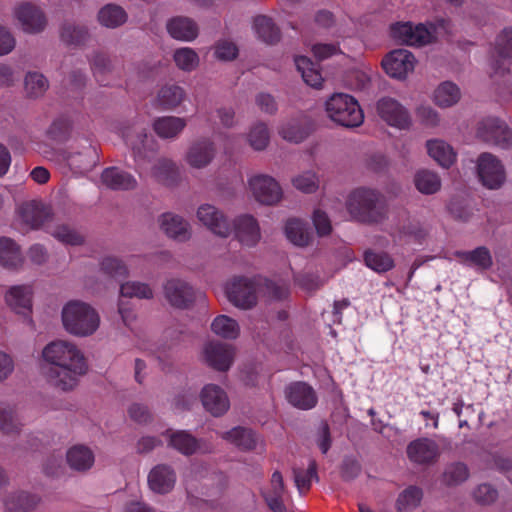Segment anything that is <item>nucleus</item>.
<instances>
[{"instance_id": "obj_1", "label": "nucleus", "mask_w": 512, "mask_h": 512, "mask_svg": "<svg viewBox=\"0 0 512 512\" xmlns=\"http://www.w3.org/2000/svg\"><path fill=\"white\" fill-rule=\"evenodd\" d=\"M42 355L44 360L51 364L47 372L49 381L61 390L73 389L78 376L87 371L83 354L70 342L53 341L43 349Z\"/></svg>"}, {"instance_id": "obj_2", "label": "nucleus", "mask_w": 512, "mask_h": 512, "mask_svg": "<svg viewBox=\"0 0 512 512\" xmlns=\"http://www.w3.org/2000/svg\"><path fill=\"white\" fill-rule=\"evenodd\" d=\"M62 322L64 328L70 334L89 336L98 329L100 318L89 304L73 300L63 307Z\"/></svg>"}, {"instance_id": "obj_3", "label": "nucleus", "mask_w": 512, "mask_h": 512, "mask_svg": "<svg viewBox=\"0 0 512 512\" xmlns=\"http://www.w3.org/2000/svg\"><path fill=\"white\" fill-rule=\"evenodd\" d=\"M380 194L375 190L358 188L348 197L347 210L351 217L362 223H378L384 219V212L378 206Z\"/></svg>"}, {"instance_id": "obj_4", "label": "nucleus", "mask_w": 512, "mask_h": 512, "mask_svg": "<svg viewBox=\"0 0 512 512\" xmlns=\"http://www.w3.org/2000/svg\"><path fill=\"white\" fill-rule=\"evenodd\" d=\"M326 111L331 120L348 128L358 127L364 120L363 111L357 100L345 93L332 95L326 102Z\"/></svg>"}, {"instance_id": "obj_5", "label": "nucleus", "mask_w": 512, "mask_h": 512, "mask_svg": "<svg viewBox=\"0 0 512 512\" xmlns=\"http://www.w3.org/2000/svg\"><path fill=\"white\" fill-rule=\"evenodd\" d=\"M476 136L481 141L502 149L512 146V131L507 124L496 117H487L478 123Z\"/></svg>"}, {"instance_id": "obj_6", "label": "nucleus", "mask_w": 512, "mask_h": 512, "mask_svg": "<svg viewBox=\"0 0 512 512\" xmlns=\"http://www.w3.org/2000/svg\"><path fill=\"white\" fill-rule=\"evenodd\" d=\"M477 173L482 184L489 189L499 188L505 181V170L501 161L491 153L484 152L477 159Z\"/></svg>"}, {"instance_id": "obj_7", "label": "nucleus", "mask_w": 512, "mask_h": 512, "mask_svg": "<svg viewBox=\"0 0 512 512\" xmlns=\"http://www.w3.org/2000/svg\"><path fill=\"white\" fill-rule=\"evenodd\" d=\"M228 300L241 309H250L257 303L256 284L252 279L236 277L226 286Z\"/></svg>"}, {"instance_id": "obj_8", "label": "nucleus", "mask_w": 512, "mask_h": 512, "mask_svg": "<svg viewBox=\"0 0 512 512\" xmlns=\"http://www.w3.org/2000/svg\"><path fill=\"white\" fill-rule=\"evenodd\" d=\"M249 186L255 199L265 205H274L282 197L278 182L268 175H256L249 180Z\"/></svg>"}, {"instance_id": "obj_9", "label": "nucleus", "mask_w": 512, "mask_h": 512, "mask_svg": "<svg viewBox=\"0 0 512 512\" xmlns=\"http://www.w3.org/2000/svg\"><path fill=\"white\" fill-rule=\"evenodd\" d=\"M164 295L169 304L175 308L187 309L196 300L194 288L181 279H170L164 285Z\"/></svg>"}, {"instance_id": "obj_10", "label": "nucleus", "mask_w": 512, "mask_h": 512, "mask_svg": "<svg viewBox=\"0 0 512 512\" xmlns=\"http://www.w3.org/2000/svg\"><path fill=\"white\" fill-rule=\"evenodd\" d=\"M406 454L408 459L415 464L430 465L438 460L440 448L433 439L421 437L407 445Z\"/></svg>"}, {"instance_id": "obj_11", "label": "nucleus", "mask_w": 512, "mask_h": 512, "mask_svg": "<svg viewBox=\"0 0 512 512\" xmlns=\"http://www.w3.org/2000/svg\"><path fill=\"white\" fill-rule=\"evenodd\" d=\"M415 62V57L410 51L397 49L384 57L382 66L389 76L403 79L414 70Z\"/></svg>"}, {"instance_id": "obj_12", "label": "nucleus", "mask_w": 512, "mask_h": 512, "mask_svg": "<svg viewBox=\"0 0 512 512\" xmlns=\"http://www.w3.org/2000/svg\"><path fill=\"white\" fill-rule=\"evenodd\" d=\"M390 34L394 40L410 46H423L431 36L423 24L413 25L410 22L391 25Z\"/></svg>"}, {"instance_id": "obj_13", "label": "nucleus", "mask_w": 512, "mask_h": 512, "mask_svg": "<svg viewBox=\"0 0 512 512\" xmlns=\"http://www.w3.org/2000/svg\"><path fill=\"white\" fill-rule=\"evenodd\" d=\"M15 17L22 26V29L31 34L40 33L47 25L44 12L38 6L25 2L18 5L14 11Z\"/></svg>"}, {"instance_id": "obj_14", "label": "nucleus", "mask_w": 512, "mask_h": 512, "mask_svg": "<svg viewBox=\"0 0 512 512\" xmlns=\"http://www.w3.org/2000/svg\"><path fill=\"white\" fill-rule=\"evenodd\" d=\"M377 113L390 126L405 129L410 125V117L407 110L393 98H381L377 102Z\"/></svg>"}, {"instance_id": "obj_15", "label": "nucleus", "mask_w": 512, "mask_h": 512, "mask_svg": "<svg viewBox=\"0 0 512 512\" xmlns=\"http://www.w3.org/2000/svg\"><path fill=\"white\" fill-rule=\"evenodd\" d=\"M197 218L216 235L228 237L232 233L231 223L224 214L213 205H201L197 210Z\"/></svg>"}, {"instance_id": "obj_16", "label": "nucleus", "mask_w": 512, "mask_h": 512, "mask_svg": "<svg viewBox=\"0 0 512 512\" xmlns=\"http://www.w3.org/2000/svg\"><path fill=\"white\" fill-rule=\"evenodd\" d=\"M204 357L210 367L224 372L233 363L234 350L231 345L219 341H211L204 348Z\"/></svg>"}, {"instance_id": "obj_17", "label": "nucleus", "mask_w": 512, "mask_h": 512, "mask_svg": "<svg viewBox=\"0 0 512 512\" xmlns=\"http://www.w3.org/2000/svg\"><path fill=\"white\" fill-rule=\"evenodd\" d=\"M62 157L74 174L89 172L98 161L96 147L92 144L84 146L80 151L64 152Z\"/></svg>"}, {"instance_id": "obj_18", "label": "nucleus", "mask_w": 512, "mask_h": 512, "mask_svg": "<svg viewBox=\"0 0 512 512\" xmlns=\"http://www.w3.org/2000/svg\"><path fill=\"white\" fill-rule=\"evenodd\" d=\"M136 132V136L129 131L124 132V139L127 144L131 145L137 162L141 160L150 161L156 151L157 143L153 136L147 133L145 128L136 129Z\"/></svg>"}, {"instance_id": "obj_19", "label": "nucleus", "mask_w": 512, "mask_h": 512, "mask_svg": "<svg viewBox=\"0 0 512 512\" xmlns=\"http://www.w3.org/2000/svg\"><path fill=\"white\" fill-rule=\"evenodd\" d=\"M200 397L204 408L215 417L222 416L230 407L227 394L215 384L206 385L202 389Z\"/></svg>"}, {"instance_id": "obj_20", "label": "nucleus", "mask_w": 512, "mask_h": 512, "mask_svg": "<svg viewBox=\"0 0 512 512\" xmlns=\"http://www.w3.org/2000/svg\"><path fill=\"white\" fill-rule=\"evenodd\" d=\"M232 227L235 237L246 246H255L260 240V228L257 220L251 215L237 217Z\"/></svg>"}, {"instance_id": "obj_21", "label": "nucleus", "mask_w": 512, "mask_h": 512, "mask_svg": "<svg viewBox=\"0 0 512 512\" xmlns=\"http://www.w3.org/2000/svg\"><path fill=\"white\" fill-rule=\"evenodd\" d=\"M288 402L302 410H309L317 404V395L314 389L305 382H294L285 390Z\"/></svg>"}, {"instance_id": "obj_22", "label": "nucleus", "mask_w": 512, "mask_h": 512, "mask_svg": "<svg viewBox=\"0 0 512 512\" xmlns=\"http://www.w3.org/2000/svg\"><path fill=\"white\" fill-rule=\"evenodd\" d=\"M19 216L25 225L38 229L50 220L51 210L40 202L30 201L19 207Z\"/></svg>"}, {"instance_id": "obj_23", "label": "nucleus", "mask_w": 512, "mask_h": 512, "mask_svg": "<svg viewBox=\"0 0 512 512\" xmlns=\"http://www.w3.org/2000/svg\"><path fill=\"white\" fill-rule=\"evenodd\" d=\"M175 482V471L166 464L156 465L148 474V485L153 492L158 494L170 492Z\"/></svg>"}, {"instance_id": "obj_24", "label": "nucleus", "mask_w": 512, "mask_h": 512, "mask_svg": "<svg viewBox=\"0 0 512 512\" xmlns=\"http://www.w3.org/2000/svg\"><path fill=\"white\" fill-rule=\"evenodd\" d=\"M159 224L169 238L179 242H184L191 236L189 224L182 217L171 212L163 213L159 218Z\"/></svg>"}, {"instance_id": "obj_25", "label": "nucleus", "mask_w": 512, "mask_h": 512, "mask_svg": "<svg viewBox=\"0 0 512 512\" xmlns=\"http://www.w3.org/2000/svg\"><path fill=\"white\" fill-rule=\"evenodd\" d=\"M284 491L282 474L279 471H275L271 476L269 486L262 490V496L267 506L273 512L285 511V505L283 503Z\"/></svg>"}, {"instance_id": "obj_26", "label": "nucleus", "mask_w": 512, "mask_h": 512, "mask_svg": "<svg viewBox=\"0 0 512 512\" xmlns=\"http://www.w3.org/2000/svg\"><path fill=\"white\" fill-rule=\"evenodd\" d=\"M7 304L17 313L29 316L32 311V290L30 286L12 287L6 294Z\"/></svg>"}, {"instance_id": "obj_27", "label": "nucleus", "mask_w": 512, "mask_h": 512, "mask_svg": "<svg viewBox=\"0 0 512 512\" xmlns=\"http://www.w3.org/2000/svg\"><path fill=\"white\" fill-rule=\"evenodd\" d=\"M101 180L112 190H132L137 186L133 175L117 167L106 168L101 174Z\"/></svg>"}, {"instance_id": "obj_28", "label": "nucleus", "mask_w": 512, "mask_h": 512, "mask_svg": "<svg viewBox=\"0 0 512 512\" xmlns=\"http://www.w3.org/2000/svg\"><path fill=\"white\" fill-rule=\"evenodd\" d=\"M214 154L213 142L207 139L200 140L190 147L187 153V162L194 168H203L212 161Z\"/></svg>"}, {"instance_id": "obj_29", "label": "nucleus", "mask_w": 512, "mask_h": 512, "mask_svg": "<svg viewBox=\"0 0 512 512\" xmlns=\"http://www.w3.org/2000/svg\"><path fill=\"white\" fill-rule=\"evenodd\" d=\"M168 33L177 40L192 41L198 35L197 24L188 17L177 16L167 23Z\"/></svg>"}, {"instance_id": "obj_30", "label": "nucleus", "mask_w": 512, "mask_h": 512, "mask_svg": "<svg viewBox=\"0 0 512 512\" xmlns=\"http://www.w3.org/2000/svg\"><path fill=\"white\" fill-rule=\"evenodd\" d=\"M67 463L71 469L85 472L89 470L95 461L92 450L85 445H74L66 454Z\"/></svg>"}, {"instance_id": "obj_31", "label": "nucleus", "mask_w": 512, "mask_h": 512, "mask_svg": "<svg viewBox=\"0 0 512 512\" xmlns=\"http://www.w3.org/2000/svg\"><path fill=\"white\" fill-rule=\"evenodd\" d=\"M221 437L242 451L253 450L257 445L256 434L251 429L241 426L222 433Z\"/></svg>"}, {"instance_id": "obj_32", "label": "nucleus", "mask_w": 512, "mask_h": 512, "mask_svg": "<svg viewBox=\"0 0 512 512\" xmlns=\"http://www.w3.org/2000/svg\"><path fill=\"white\" fill-rule=\"evenodd\" d=\"M185 127V119L175 116L159 117L153 122L155 133L162 139L176 138Z\"/></svg>"}, {"instance_id": "obj_33", "label": "nucleus", "mask_w": 512, "mask_h": 512, "mask_svg": "<svg viewBox=\"0 0 512 512\" xmlns=\"http://www.w3.org/2000/svg\"><path fill=\"white\" fill-rule=\"evenodd\" d=\"M295 65L307 85L313 88L321 87L323 77L317 63L306 56H297L295 57Z\"/></svg>"}, {"instance_id": "obj_34", "label": "nucleus", "mask_w": 512, "mask_h": 512, "mask_svg": "<svg viewBox=\"0 0 512 512\" xmlns=\"http://www.w3.org/2000/svg\"><path fill=\"white\" fill-rule=\"evenodd\" d=\"M427 151L440 166L449 168L456 160L453 148L442 140L427 141Z\"/></svg>"}, {"instance_id": "obj_35", "label": "nucleus", "mask_w": 512, "mask_h": 512, "mask_svg": "<svg viewBox=\"0 0 512 512\" xmlns=\"http://www.w3.org/2000/svg\"><path fill=\"white\" fill-rule=\"evenodd\" d=\"M253 28L258 38L267 44H274L280 40V29L266 15L256 16L253 21Z\"/></svg>"}, {"instance_id": "obj_36", "label": "nucleus", "mask_w": 512, "mask_h": 512, "mask_svg": "<svg viewBox=\"0 0 512 512\" xmlns=\"http://www.w3.org/2000/svg\"><path fill=\"white\" fill-rule=\"evenodd\" d=\"M23 258L19 246L8 237L0 238V264L9 269L17 268Z\"/></svg>"}, {"instance_id": "obj_37", "label": "nucleus", "mask_w": 512, "mask_h": 512, "mask_svg": "<svg viewBox=\"0 0 512 512\" xmlns=\"http://www.w3.org/2000/svg\"><path fill=\"white\" fill-rule=\"evenodd\" d=\"M454 255L462 263L474 265L482 270L491 268L493 264L491 253L485 246L477 247L472 251H456Z\"/></svg>"}, {"instance_id": "obj_38", "label": "nucleus", "mask_w": 512, "mask_h": 512, "mask_svg": "<svg viewBox=\"0 0 512 512\" xmlns=\"http://www.w3.org/2000/svg\"><path fill=\"white\" fill-rule=\"evenodd\" d=\"M91 69L100 85H110V77L114 75V67L107 55L100 52L95 53L91 60Z\"/></svg>"}, {"instance_id": "obj_39", "label": "nucleus", "mask_w": 512, "mask_h": 512, "mask_svg": "<svg viewBox=\"0 0 512 512\" xmlns=\"http://www.w3.org/2000/svg\"><path fill=\"white\" fill-rule=\"evenodd\" d=\"M169 445L183 455H192L199 448V441L184 430L172 432L169 435Z\"/></svg>"}, {"instance_id": "obj_40", "label": "nucleus", "mask_w": 512, "mask_h": 512, "mask_svg": "<svg viewBox=\"0 0 512 512\" xmlns=\"http://www.w3.org/2000/svg\"><path fill=\"white\" fill-rule=\"evenodd\" d=\"M284 230L287 239L296 246H307L311 240L306 224L298 219H288Z\"/></svg>"}, {"instance_id": "obj_41", "label": "nucleus", "mask_w": 512, "mask_h": 512, "mask_svg": "<svg viewBox=\"0 0 512 512\" xmlns=\"http://www.w3.org/2000/svg\"><path fill=\"white\" fill-rule=\"evenodd\" d=\"M293 476L299 493L301 495L305 494L310 490L313 480L316 482L319 481L316 461L314 459H310L306 470L296 467L293 468Z\"/></svg>"}, {"instance_id": "obj_42", "label": "nucleus", "mask_w": 512, "mask_h": 512, "mask_svg": "<svg viewBox=\"0 0 512 512\" xmlns=\"http://www.w3.org/2000/svg\"><path fill=\"white\" fill-rule=\"evenodd\" d=\"M98 20L105 27L116 28L126 22L127 14L120 6L107 4L99 11Z\"/></svg>"}, {"instance_id": "obj_43", "label": "nucleus", "mask_w": 512, "mask_h": 512, "mask_svg": "<svg viewBox=\"0 0 512 512\" xmlns=\"http://www.w3.org/2000/svg\"><path fill=\"white\" fill-rule=\"evenodd\" d=\"M414 184L420 193L431 195L440 190L441 179L435 172L420 170L414 176Z\"/></svg>"}, {"instance_id": "obj_44", "label": "nucleus", "mask_w": 512, "mask_h": 512, "mask_svg": "<svg viewBox=\"0 0 512 512\" xmlns=\"http://www.w3.org/2000/svg\"><path fill=\"white\" fill-rule=\"evenodd\" d=\"M495 51L499 60L496 61L495 72L498 73L500 70H507L502 68L500 61L512 60V28H505L497 36Z\"/></svg>"}, {"instance_id": "obj_45", "label": "nucleus", "mask_w": 512, "mask_h": 512, "mask_svg": "<svg viewBox=\"0 0 512 512\" xmlns=\"http://www.w3.org/2000/svg\"><path fill=\"white\" fill-rule=\"evenodd\" d=\"M422 499L423 490L416 485H410L398 495L396 508L400 512L411 511L421 504Z\"/></svg>"}, {"instance_id": "obj_46", "label": "nucleus", "mask_w": 512, "mask_h": 512, "mask_svg": "<svg viewBox=\"0 0 512 512\" xmlns=\"http://www.w3.org/2000/svg\"><path fill=\"white\" fill-rule=\"evenodd\" d=\"M364 261L367 267L377 273H385L394 268L393 258L386 252L367 250L364 253Z\"/></svg>"}, {"instance_id": "obj_47", "label": "nucleus", "mask_w": 512, "mask_h": 512, "mask_svg": "<svg viewBox=\"0 0 512 512\" xmlns=\"http://www.w3.org/2000/svg\"><path fill=\"white\" fill-rule=\"evenodd\" d=\"M460 99V89L452 82L446 81L438 86L434 92L435 103L440 107H450Z\"/></svg>"}, {"instance_id": "obj_48", "label": "nucleus", "mask_w": 512, "mask_h": 512, "mask_svg": "<svg viewBox=\"0 0 512 512\" xmlns=\"http://www.w3.org/2000/svg\"><path fill=\"white\" fill-rule=\"evenodd\" d=\"M211 329L224 339H236L240 333L237 321L226 315L217 316L211 324Z\"/></svg>"}, {"instance_id": "obj_49", "label": "nucleus", "mask_w": 512, "mask_h": 512, "mask_svg": "<svg viewBox=\"0 0 512 512\" xmlns=\"http://www.w3.org/2000/svg\"><path fill=\"white\" fill-rule=\"evenodd\" d=\"M152 174L158 181L170 185L177 180L178 169L173 161L161 158L154 165Z\"/></svg>"}, {"instance_id": "obj_50", "label": "nucleus", "mask_w": 512, "mask_h": 512, "mask_svg": "<svg viewBox=\"0 0 512 512\" xmlns=\"http://www.w3.org/2000/svg\"><path fill=\"white\" fill-rule=\"evenodd\" d=\"M311 127L304 125L299 120H292L284 124L280 129V135L290 142L300 143L308 137Z\"/></svg>"}, {"instance_id": "obj_51", "label": "nucleus", "mask_w": 512, "mask_h": 512, "mask_svg": "<svg viewBox=\"0 0 512 512\" xmlns=\"http://www.w3.org/2000/svg\"><path fill=\"white\" fill-rule=\"evenodd\" d=\"M60 36L64 43L79 46L86 42L88 38V30L84 26L64 23L61 28Z\"/></svg>"}, {"instance_id": "obj_52", "label": "nucleus", "mask_w": 512, "mask_h": 512, "mask_svg": "<svg viewBox=\"0 0 512 512\" xmlns=\"http://www.w3.org/2000/svg\"><path fill=\"white\" fill-rule=\"evenodd\" d=\"M22 423L13 407L0 404V430L5 434H14L20 431Z\"/></svg>"}, {"instance_id": "obj_53", "label": "nucleus", "mask_w": 512, "mask_h": 512, "mask_svg": "<svg viewBox=\"0 0 512 512\" xmlns=\"http://www.w3.org/2000/svg\"><path fill=\"white\" fill-rule=\"evenodd\" d=\"M39 502L35 495L19 492L10 497L7 502L8 509L11 512H32Z\"/></svg>"}, {"instance_id": "obj_54", "label": "nucleus", "mask_w": 512, "mask_h": 512, "mask_svg": "<svg viewBox=\"0 0 512 512\" xmlns=\"http://www.w3.org/2000/svg\"><path fill=\"white\" fill-rule=\"evenodd\" d=\"M184 90L177 85H167L158 93L159 104L165 109L177 107L184 99Z\"/></svg>"}, {"instance_id": "obj_55", "label": "nucleus", "mask_w": 512, "mask_h": 512, "mask_svg": "<svg viewBox=\"0 0 512 512\" xmlns=\"http://www.w3.org/2000/svg\"><path fill=\"white\" fill-rule=\"evenodd\" d=\"M72 129V121L66 115H61L54 119L50 127L47 130V136L54 141L64 142L66 141Z\"/></svg>"}, {"instance_id": "obj_56", "label": "nucleus", "mask_w": 512, "mask_h": 512, "mask_svg": "<svg viewBox=\"0 0 512 512\" xmlns=\"http://www.w3.org/2000/svg\"><path fill=\"white\" fill-rule=\"evenodd\" d=\"M48 81L44 75L37 72H29L25 77V91L31 98L42 96L48 89Z\"/></svg>"}, {"instance_id": "obj_57", "label": "nucleus", "mask_w": 512, "mask_h": 512, "mask_svg": "<svg viewBox=\"0 0 512 512\" xmlns=\"http://www.w3.org/2000/svg\"><path fill=\"white\" fill-rule=\"evenodd\" d=\"M173 57L177 67L183 71H192L199 63L198 55L189 47L177 49Z\"/></svg>"}, {"instance_id": "obj_58", "label": "nucleus", "mask_w": 512, "mask_h": 512, "mask_svg": "<svg viewBox=\"0 0 512 512\" xmlns=\"http://www.w3.org/2000/svg\"><path fill=\"white\" fill-rule=\"evenodd\" d=\"M469 476V470L464 463L456 462L448 465L443 473V482L446 485H457Z\"/></svg>"}, {"instance_id": "obj_59", "label": "nucleus", "mask_w": 512, "mask_h": 512, "mask_svg": "<svg viewBox=\"0 0 512 512\" xmlns=\"http://www.w3.org/2000/svg\"><path fill=\"white\" fill-rule=\"evenodd\" d=\"M122 297H137L140 299H150L153 297L152 289L148 284L141 282H126L120 286Z\"/></svg>"}, {"instance_id": "obj_60", "label": "nucleus", "mask_w": 512, "mask_h": 512, "mask_svg": "<svg viewBox=\"0 0 512 512\" xmlns=\"http://www.w3.org/2000/svg\"><path fill=\"white\" fill-rule=\"evenodd\" d=\"M426 235V231L418 223L409 222L399 228L397 234H394L393 237L395 241H402L409 238L414 242L421 244Z\"/></svg>"}, {"instance_id": "obj_61", "label": "nucleus", "mask_w": 512, "mask_h": 512, "mask_svg": "<svg viewBox=\"0 0 512 512\" xmlns=\"http://www.w3.org/2000/svg\"><path fill=\"white\" fill-rule=\"evenodd\" d=\"M249 143L255 150H263L269 142V131L264 123H258L252 127L249 136Z\"/></svg>"}, {"instance_id": "obj_62", "label": "nucleus", "mask_w": 512, "mask_h": 512, "mask_svg": "<svg viewBox=\"0 0 512 512\" xmlns=\"http://www.w3.org/2000/svg\"><path fill=\"white\" fill-rule=\"evenodd\" d=\"M293 185L304 193H313L319 187V180L315 173L306 172L293 179Z\"/></svg>"}, {"instance_id": "obj_63", "label": "nucleus", "mask_w": 512, "mask_h": 512, "mask_svg": "<svg viewBox=\"0 0 512 512\" xmlns=\"http://www.w3.org/2000/svg\"><path fill=\"white\" fill-rule=\"evenodd\" d=\"M101 270L112 277H126L128 274L127 267L124 263L114 257H106L101 262Z\"/></svg>"}, {"instance_id": "obj_64", "label": "nucleus", "mask_w": 512, "mask_h": 512, "mask_svg": "<svg viewBox=\"0 0 512 512\" xmlns=\"http://www.w3.org/2000/svg\"><path fill=\"white\" fill-rule=\"evenodd\" d=\"M51 234L65 244L80 245L83 242V237L80 234L65 225L56 227Z\"/></svg>"}]
</instances>
